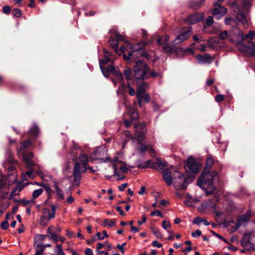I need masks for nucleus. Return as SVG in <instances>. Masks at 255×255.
I'll use <instances>...</instances> for the list:
<instances>
[{"label":"nucleus","instance_id":"15","mask_svg":"<svg viewBox=\"0 0 255 255\" xmlns=\"http://www.w3.org/2000/svg\"><path fill=\"white\" fill-rule=\"evenodd\" d=\"M235 30H237V34L235 35L236 38V42L240 41H243L245 39H249V41H250V40L253 39L255 35V32L253 30H250L248 34L244 36L243 32L240 31L238 28H235Z\"/></svg>","mask_w":255,"mask_h":255},{"label":"nucleus","instance_id":"28","mask_svg":"<svg viewBox=\"0 0 255 255\" xmlns=\"http://www.w3.org/2000/svg\"><path fill=\"white\" fill-rule=\"evenodd\" d=\"M214 164V159L211 155H208L207 159L204 169L209 170Z\"/></svg>","mask_w":255,"mask_h":255},{"label":"nucleus","instance_id":"33","mask_svg":"<svg viewBox=\"0 0 255 255\" xmlns=\"http://www.w3.org/2000/svg\"><path fill=\"white\" fill-rule=\"evenodd\" d=\"M6 178L5 176L0 174V190L6 187Z\"/></svg>","mask_w":255,"mask_h":255},{"label":"nucleus","instance_id":"42","mask_svg":"<svg viewBox=\"0 0 255 255\" xmlns=\"http://www.w3.org/2000/svg\"><path fill=\"white\" fill-rule=\"evenodd\" d=\"M104 225L110 227H112L115 225V222L114 220H105L104 221Z\"/></svg>","mask_w":255,"mask_h":255},{"label":"nucleus","instance_id":"60","mask_svg":"<svg viewBox=\"0 0 255 255\" xmlns=\"http://www.w3.org/2000/svg\"><path fill=\"white\" fill-rule=\"evenodd\" d=\"M153 246L155 247H157L158 248H160L162 247V244L161 243H158L157 241H154L152 242V243Z\"/></svg>","mask_w":255,"mask_h":255},{"label":"nucleus","instance_id":"9","mask_svg":"<svg viewBox=\"0 0 255 255\" xmlns=\"http://www.w3.org/2000/svg\"><path fill=\"white\" fill-rule=\"evenodd\" d=\"M185 168L188 172L197 173L199 172L200 165L193 157H189L186 161Z\"/></svg>","mask_w":255,"mask_h":255},{"label":"nucleus","instance_id":"30","mask_svg":"<svg viewBox=\"0 0 255 255\" xmlns=\"http://www.w3.org/2000/svg\"><path fill=\"white\" fill-rule=\"evenodd\" d=\"M34 167L32 168L29 169L30 170L27 171L25 173L22 174V177L23 180H27L26 179V176H28L29 178H33L35 176V174L34 173V170L33 169Z\"/></svg>","mask_w":255,"mask_h":255},{"label":"nucleus","instance_id":"8","mask_svg":"<svg viewBox=\"0 0 255 255\" xmlns=\"http://www.w3.org/2000/svg\"><path fill=\"white\" fill-rule=\"evenodd\" d=\"M147 87L148 84L143 82L137 88L136 95L140 107L141 102L147 103L149 101V96L145 92Z\"/></svg>","mask_w":255,"mask_h":255},{"label":"nucleus","instance_id":"21","mask_svg":"<svg viewBox=\"0 0 255 255\" xmlns=\"http://www.w3.org/2000/svg\"><path fill=\"white\" fill-rule=\"evenodd\" d=\"M196 59L200 64H210L213 61L214 58L211 57L209 54L206 53L204 55H197Z\"/></svg>","mask_w":255,"mask_h":255},{"label":"nucleus","instance_id":"16","mask_svg":"<svg viewBox=\"0 0 255 255\" xmlns=\"http://www.w3.org/2000/svg\"><path fill=\"white\" fill-rule=\"evenodd\" d=\"M157 42L165 51L169 52L172 51V48L170 45L169 37L168 35H165L159 38Z\"/></svg>","mask_w":255,"mask_h":255},{"label":"nucleus","instance_id":"34","mask_svg":"<svg viewBox=\"0 0 255 255\" xmlns=\"http://www.w3.org/2000/svg\"><path fill=\"white\" fill-rule=\"evenodd\" d=\"M54 188L55 189L56 195L58 196L59 198L61 200L64 199V197L62 190L60 189L58 186L56 184L54 185Z\"/></svg>","mask_w":255,"mask_h":255},{"label":"nucleus","instance_id":"46","mask_svg":"<svg viewBox=\"0 0 255 255\" xmlns=\"http://www.w3.org/2000/svg\"><path fill=\"white\" fill-rule=\"evenodd\" d=\"M150 216H159L161 218L163 217V215L161 213V212L159 210H155L154 211L151 212L150 214Z\"/></svg>","mask_w":255,"mask_h":255},{"label":"nucleus","instance_id":"39","mask_svg":"<svg viewBox=\"0 0 255 255\" xmlns=\"http://www.w3.org/2000/svg\"><path fill=\"white\" fill-rule=\"evenodd\" d=\"M124 75L128 81L131 80L132 74L131 69L127 68V69H125L124 70Z\"/></svg>","mask_w":255,"mask_h":255},{"label":"nucleus","instance_id":"10","mask_svg":"<svg viewBox=\"0 0 255 255\" xmlns=\"http://www.w3.org/2000/svg\"><path fill=\"white\" fill-rule=\"evenodd\" d=\"M103 52L104 54V59H100L99 64L103 74L105 76H106V70H107V68H105L103 66L108 62L113 61L114 60V56L111 53L109 52L105 48L103 49Z\"/></svg>","mask_w":255,"mask_h":255},{"label":"nucleus","instance_id":"38","mask_svg":"<svg viewBox=\"0 0 255 255\" xmlns=\"http://www.w3.org/2000/svg\"><path fill=\"white\" fill-rule=\"evenodd\" d=\"M50 219H48L47 217H45L44 215H42L39 219V224L42 225H47L50 221Z\"/></svg>","mask_w":255,"mask_h":255},{"label":"nucleus","instance_id":"52","mask_svg":"<svg viewBox=\"0 0 255 255\" xmlns=\"http://www.w3.org/2000/svg\"><path fill=\"white\" fill-rule=\"evenodd\" d=\"M162 226L163 229H166L167 228L171 227V224L169 222H166L165 220H163L162 222Z\"/></svg>","mask_w":255,"mask_h":255},{"label":"nucleus","instance_id":"48","mask_svg":"<svg viewBox=\"0 0 255 255\" xmlns=\"http://www.w3.org/2000/svg\"><path fill=\"white\" fill-rule=\"evenodd\" d=\"M127 87L128 88V94L131 96H134L135 93V90L132 87H131L130 86L129 83H128Z\"/></svg>","mask_w":255,"mask_h":255},{"label":"nucleus","instance_id":"35","mask_svg":"<svg viewBox=\"0 0 255 255\" xmlns=\"http://www.w3.org/2000/svg\"><path fill=\"white\" fill-rule=\"evenodd\" d=\"M220 29V26L219 25H215L213 29L210 31L205 26L204 27V31L206 33H217Z\"/></svg>","mask_w":255,"mask_h":255},{"label":"nucleus","instance_id":"27","mask_svg":"<svg viewBox=\"0 0 255 255\" xmlns=\"http://www.w3.org/2000/svg\"><path fill=\"white\" fill-rule=\"evenodd\" d=\"M138 151L143 154L145 151L149 150L151 152L154 153V150L152 147L148 144H141L139 147L137 148Z\"/></svg>","mask_w":255,"mask_h":255},{"label":"nucleus","instance_id":"50","mask_svg":"<svg viewBox=\"0 0 255 255\" xmlns=\"http://www.w3.org/2000/svg\"><path fill=\"white\" fill-rule=\"evenodd\" d=\"M14 201L16 202H21L25 206L27 205L28 204H29L31 202H34V201H33V200L32 199L31 200H22L21 201H20V200L19 201L14 200Z\"/></svg>","mask_w":255,"mask_h":255},{"label":"nucleus","instance_id":"63","mask_svg":"<svg viewBox=\"0 0 255 255\" xmlns=\"http://www.w3.org/2000/svg\"><path fill=\"white\" fill-rule=\"evenodd\" d=\"M146 221V218L145 216H143L142 218H141V221H137V223L138 224V225L139 226H141L143 223H145Z\"/></svg>","mask_w":255,"mask_h":255},{"label":"nucleus","instance_id":"54","mask_svg":"<svg viewBox=\"0 0 255 255\" xmlns=\"http://www.w3.org/2000/svg\"><path fill=\"white\" fill-rule=\"evenodd\" d=\"M8 226V223L6 221L2 222L0 224L1 228L3 230H6Z\"/></svg>","mask_w":255,"mask_h":255},{"label":"nucleus","instance_id":"40","mask_svg":"<svg viewBox=\"0 0 255 255\" xmlns=\"http://www.w3.org/2000/svg\"><path fill=\"white\" fill-rule=\"evenodd\" d=\"M152 233H153V235L157 238L161 239L162 238V235L161 233L160 232V231L158 229L153 228V229H152Z\"/></svg>","mask_w":255,"mask_h":255},{"label":"nucleus","instance_id":"24","mask_svg":"<svg viewBox=\"0 0 255 255\" xmlns=\"http://www.w3.org/2000/svg\"><path fill=\"white\" fill-rule=\"evenodd\" d=\"M104 152V149L103 148H98L93 151V155L95 157H93V159L100 160L101 161L106 162L110 160V157H107L105 159L100 157L102 155V153Z\"/></svg>","mask_w":255,"mask_h":255},{"label":"nucleus","instance_id":"36","mask_svg":"<svg viewBox=\"0 0 255 255\" xmlns=\"http://www.w3.org/2000/svg\"><path fill=\"white\" fill-rule=\"evenodd\" d=\"M43 192V190L42 188H39L38 189H36L33 191L32 193V199L34 200L37 197H38L40 195L42 194Z\"/></svg>","mask_w":255,"mask_h":255},{"label":"nucleus","instance_id":"43","mask_svg":"<svg viewBox=\"0 0 255 255\" xmlns=\"http://www.w3.org/2000/svg\"><path fill=\"white\" fill-rule=\"evenodd\" d=\"M39 131V129L37 126H34L32 128L30 129V133L34 135H37Z\"/></svg>","mask_w":255,"mask_h":255},{"label":"nucleus","instance_id":"53","mask_svg":"<svg viewBox=\"0 0 255 255\" xmlns=\"http://www.w3.org/2000/svg\"><path fill=\"white\" fill-rule=\"evenodd\" d=\"M218 39L216 38H211L209 40V44H210V46L214 47H215V45L213 44L214 42L215 43H218Z\"/></svg>","mask_w":255,"mask_h":255},{"label":"nucleus","instance_id":"6","mask_svg":"<svg viewBox=\"0 0 255 255\" xmlns=\"http://www.w3.org/2000/svg\"><path fill=\"white\" fill-rule=\"evenodd\" d=\"M252 0H243V4L238 7L236 6H233L234 12L236 14V17L238 20L241 21L245 28H247L249 25L247 13L251 6Z\"/></svg>","mask_w":255,"mask_h":255},{"label":"nucleus","instance_id":"22","mask_svg":"<svg viewBox=\"0 0 255 255\" xmlns=\"http://www.w3.org/2000/svg\"><path fill=\"white\" fill-rule=\"evenodd\" d=\"M227 11V8L219 5L217 8H214L212 11V14L218 19L222 17Z\"/></svg>","mask_w":255,"mask_h":255},{"label":"nucleus","instance_id":"41","mask_svg":"<svg viewBox=\"0 0 255 255\" xmlns=\"http://www.w3.org/2000/svg\"><path fill=\"white\" fill-rule=\"evenodd\" d=\"M49 239L52 240L55 243H56L59 241V236L55 233H51L49 236H48Z\"/></svg>","mask_w":255,"mask_h":255},{"label":"nucleus","instance_id":"23","mask_svg":"<svg viewBox=\"0 0 255 255\" xmlns=\"http://www.w3.org/2000/svg\"><path fill=\"white\" fill-rule=\"evenodd\" d=\"M24 187V185L22 182H18L10 192L9 199H12L14 196L18 195Z\"/></svg>","mask_w":255,"mask_h":255},{"label":"nucleus","instance_id":"37","mask_svg":"<svg viewBox=\"0 0 255 255\" xmlns=\"http://www.w3.org/2000/svg\"><path fill=\"white\" fill-rule=\"evenodd\" d=\"M249 43H252V46L248 47V52L251 56H255V42L249 41Z\"/></svg>","mask_w":255,"mask_h":255},{"label":"nucleus","instance_id":"57","mask_svg":"<svg viewBox=\"0 0 255 255\" xmlns=\"http://www.w3.org/2000/svg\"><path fill=\"white\" fill-rule=\"evenodd\" d=\"M197 48L201 51L204 52L206 50V45L204 44L199 45Z\"/></svg>","mask_w":255,"mask_h":255},{"label":"nucleus","instance_id":"56","mask_svg":"<svg viewBox=\"0 0 255 255\" xmlns=\"http://www.w3.org/2000/svg\"><path fill=\"white\" fill-rule=\"evenodd\" d=\"M201 235V232L200 230H197L192 233V236L194 238L199 237Z\"/></svg>","mask_w":255,"mask_h":255},{"label":"nucleus","instance_id":"31","mask_svg":"<svg viewBox=\"0 0 255 255\" xmlns=\"http://www.w3.org/2000/svg\"><path fill=\"white\" fill-rule=\"evenodd\" d=\"M54 255H65L61 245H57L54 249Z\"/></svg>","mask_w":255,"mask_h":255},{"label":"nucleus","instance_id":"64","mask_svg":"<svg viewBox=\"0 0 255 255\" xmlns=\"http://www.w3.org/2000/svg\"><path fill=\"white\" fill-rule=\"evenodd\" d=\"M85 254L86 255H92L93 251L91 249L87 248L86 249V250L85 251Z\"/></svg>","mask_w":255,"mask_h":255},{"label":"nucleus","instance_id":"7","mask_svg":"<svg viewBox=\"0 0 255 255\" xmlns=\"http://www.w3.org/2000/svg\"><path fill=\"white\" fill-rule=\"evenodd\" d=\"M172 176V183L176 190H184L186 189L188 183L182 173L178 171H174Z\"/></svg>","mask_w":255,"mask_h":255},{"label":"nucleus","instance_id":"55","mask_svg":"<svg viewBox=\"0 0 255 255\" xmlns=\"http://www.w3.org/2000/svg\"><path fill=\"white\" fill-rule=\"evenodd\" d=\"M204 221V219L200 218V217H196L195 218L194 221H193V223L195 224H197V225H199L201 223H202V222Z\"/></svg>","mask_w":255,"mask_h":255},{"label":"nucleus","instance_id":"59","mask_svg":"<svg viewBox=\"0 0 255 255\" xmlns=\"http://www.w3.org/2000/svg\"><path fill=\"white\" fill-rule=\"evenodd\" d=\"M6 154L9 157V158L7 159V161L10 163L13 162L14 161L12 158V154L11 152L10 151H8L7 152Z\"/></svg>","mask_w":255,"mask_h":255},{"label":"nucleus","instance_id":"11","mask_svg":"<svg viewBox=\"0 0 255 255\" xmlns=\"http://www.w3.org/2000/svg\"><path fill=\"white\" fill-rule=\"evenodd\" d=\"M242 242L245 246L249 247L255 250V234L254 233L250 232L245 234Z\"/></svg>","mask_w":255,"mask_h":255},{"label":"nucleus","instance_id":"18","mask_svg":"<svg viewBox=\"0 0 255 255\" xmlns=\"http://www.w3.org/2000/svg\"><path fill=\"white\" fill-rule=\"evenodd\" d=\"M204 16L203 13H195L189 15L187 18L186 21L188 23L193 24L202 21L204 18Z\"/></svg>","mask_w":255,"mask_h":255},{"label":"nucleus","instance_id":"19","mask_svg":"<svg viewBox=\"0 0 255 255\" xmlns=\"http://www.w3.org/2000/svg\"><path fill=\"white\" fill-rule=\"evenodd\" d=\"M146 134V129L144 127H141L140 129L137 128L136 129L134 138L138 143L141 142L145 138Z\"/></svg>","mask_w":255,"mask_h":255},{"label":"nucleus","instance_id":"44","mask_svg":"<svg viewBox=\"0 0 255 255\" xmlns=\"http://www.w3.org/2000/svg\"><path fill=\"white\" fill-rule=\"evenodd\" d=\"M213 23V17L211 16H208L206 20L205 25L204 26V27L205 26L207 28V27H208V26L211 25V24Z\"/></svg>","mask_w":255,"mask_h":255},{"label":"nucleus","instance_id":"32","mask_svg":"<svg viewBox=\"0 0 255 255\" xmlns=\"http://www.w3.org/2000/svg\"><path fill=\"white\" fill-rule=\"evenodd\" d=\"M42 214L45 217H47L48 219H53L54 218L55 216L54 215L53 213H52L51 211L47 208H44L42 210Z\"/></svg>","mask_w":255,"mask_h":255},{"label":"nucleus","instance_id":"3","mask_svg":"<svg viewBox=\"0 0 255 255\" xmlns=\"http://www.w3.org/2000/svg\"><path fill=\"white\" fill-rule=\"evenodd\" d=\"M75 150H77L76 153H79V155L75 162L73 175L74 182L78 184L81 178V173H85L88 169L89 156L79 146L74 145L72 152Z\"/></svg>","mask_w":255,"mask_h":255},{"label":"nucleus","instance_id":"4","mask_svg":"<svg viewBox=\"0 0 255 255\" xmlns=\"http://www.w3.org/2000/svg\"><path fill=\"white\" fill-rule=\"evenodd\" d=\"M204 169L198 180V185L202 189L208 190L207 194H212L215 188L213 184V180L218 179V173L215 171H208Z\"/></svg>","mask_w":255,"mask_h":255},{"label":"nucleus","instance_id":"58","mask_svg":"<svg viewBox=\"0 0 255 255\" xmlns=\"http://www.w3.org/2000/svg\"><path fill=\"white\" fill-rule=\"evenodd\" d=\"M2 11L5 14H8L10 11V7L8 6H4L2 8Z\"/></svg>","mask_w":255,"mask_h":255},{"label":"nucleus","instance_id":"49","mask_svg":"<svg viewBox=\"0 0 255 255\" xmlns=\"http://www.w3.org/2000/svg\"><path fill=\"white\" fill-rule=\"evenodd\" d=\"M224 99L225 97L222 94H218L215 97V100L217 102H222Z\"/></svg>","mask_w":255,"mask_h":255},{"label":"nucleus","instance_id":"62","mask_svg":"<svg viewBox=\"0 0 255 255\" xmlns=\"http://www.w3.org/2000/svg\"><path fill=\"white\" fill-rule=\"evenodd\" d=\"M128 186L127 183H124L121 184L120 186H119V189L120 191H123L125 190L126 187Z\"/></svg>","mask_w":255,"mask_h":255},{"label":"nucleus","instance_id":"14","mask_svg":"<svg viewBox=\"0 0 255 255\" xmlns=\"http://www.w3.org/2000/svg\"><path fill=\"white\" fill-rule=\"evenodd\" d=\"M192 30L190 27L184 29L172 42L173 44H178L188 39L192 34Z\"/></svg>","mask_w":255,"mask_h":255},{"label":"nucleus","instance_id":"26","mask_svg":"<svg viewBox=\"0 0 255 255\" xmlns=\"http://www.w3.org/2000/svg\"><path fill=\"white\" fill-rule=\"evenodd\" d=\"M163 178L168 186L172 184L173 177H172L170 171L168 170L164 171L163 172Z\"/></svg>","mask_w":255,"mask_h":255},{"label":"nucleus","instance_id":"47","mask_svg":"<svg viewBox=\"0 0 255 255\" xmlns=\"http://www.w3.org/2000/svg\"><path fill=\"white\" fill-rule=\"evenodd\" d=\"M30 144H31V141L30 140H26V141L23 142L22 143H21L20 148L21 149L26 148L28 146H29L30 145Z\"/></svg>","mask_w":255,"mask_h":255},{"label":"nucleus","instance_id":"51","mask_svg":"<svg viewBox=\"0 0 255 255\" xmlns=\"http://www.w3.org/2000/svg\"><path fill=\"white\" fill-rule=\"evenodd\" d=\"M205 0H200V2H197L195 4H191V6L194 9H197L198 7H199L202 3L205 1Z\"/></svg>","mask_w":255,"mask_h":255},{"label":"nucleus","instance_id":"61","mask_svg":"<svg viewBox=\"0 0 255 255\" xmlns=\"http://www.w3.org/2000/svg\"><path fill=\"white\" fill-rule=\"evenodd\" d=\"M44 251V249H36V253L34 255H42Z\"/></svg>","mask_w":255,"mask_h":255},{"label":"nucleus","instance_id":"13","mask_svg":"<svg viewBox=\"0 0 255 255\" xmlns=\"http://www.w3.org/2000/svg\"><path fill=\"white\" fill-rule=\"evenodd\" d=\"M253 215H254V213L251 211H248L245 214L242 215L238 218L237 223L234 228L233 231L238 230L242 226H246L248 222L249 218Z\"/></svg>","mask_w":255,"mask_h":255},{"label":"nucleus","instance_id":"2","mask_svg":"<svg viewBox=\"0 0 255 255\" xmlns=\"http://www.w3.org/2000/svg\"><path fill=\"white\" fill-rule=\"evenodd\" d=\"M141 50L142 49H140V51L143 54L139 55H137L136 56H134L133 59H128L135 62V65L133 68V73L135 78L137 80H143L148 78L150 77H155L157 76V74L154 72L151 71L145 62L142 60L135 62V59L140 56L144 57L148 60L150 59V56L148 54L144 53L141 51Z\"/></svg>","mask_w":255,"mask_h":255},{"label":"nucleus","instance_id":"25","mask_svg":"<svg viewBox=\"0 0 255 255\" xmlns=\"http://www.w3.org/2000/svg\"><path fill=\"white\" fill-rule=\"evenodd\" d=\"M127 110L132 120L138 119V114L136 109L134 108L128 107L127 108Z\"/></svg>","mask_w":255,"mask_h":255},{"label":"nucleus","instance_id":"20","mask_svg":"<svg viewBox=\"0 0 255 255\" xmlns=\"http://www.w3.org/2000/svg\"><path fill=\"white\" fill-rule=\"evenodd\" d=\"M234 31L231 32L229 35H228V32L227 31H224L221 33L219 35V37L222 39H224L226 38H228V39L232 42L236 43V38L235 35L237 34V30L234 29Z\"/></svg>","mask_w":255,"mask_h":255},{"label":"nucleus","instance_id":"1","mask_svg":"<svg viewBox=\"0 0 255 255\" xmlns=\"http://www.w3.org/2000/svg\"><path fill=\"white\" fill-rule=\"evenodd\" d=\"M110 39L109 43L113 47L115 52L119 55L127 52L128 55L126 54L123 55L124 59L126 60H128L129 59H133L134 56L137 55H141L143 54L140 51L141 49H142L144 46L143 43H135L131 44L128 42L126 43L124 46H121L118 49V44L117 40L123 41L124 40V37L119 33L116 30L112 29L110 31Z\"/></svg>","mask_w":255,"mask_h":255},{"label":"nucleus","instance_id":"5","mask_svg":"<svg viewBox=\"0 0 255 255\" xmlns=\"http://www.w3.org/2000/svg\"><path fill=\"white\" fill-rule=\"evenodd\" d=\"M109 161L112 164L114 169V175L118 180L123 179L125 177L124 174L128 170V168L124 161V153L120 151L117 153L113 159H110Z\"/></svg>","mask_w":255,"mask_h":255},{"label":"nucleus","instance_id":"45","mask_svg":"<svg viewBox=\"0 0 255 255\" xmlns=\"http://www.w3.org/2000/svg\"><path fill=\"white\" fill-rule=\"evenodd\" d=\"M12 14L16 17H19L21 15V11L18 8H14L12 11Z\"/></svg>","mask_w":255,"mask_h":255},{"label":"nucleus","instance_id":"29","mask_svg":"<svg viewBox=\"0 0 255 255\" xmlns=\"http://www.w3.org/2000/svg\"><path fill=\"white\" fill-rule=\"evenodd\" d=\"M124 135L126 137V139L125 140L124 142L123 143L122 148H124L126 147V145L127 142L130 139L132 138V135L131 133L129 130H126L124 132Z\"/></svg>","mask_w":255,"mask_h":255},{"label":"nucleus","instance_id":"17","mask_svg":"<svg viewBox=\"0 0 255 255\" xmlns=\"http://www.w3.org/2000/svg\"><path fill=\"white\" fill-rule=\"evenodd\" d=\"M33 154L31 152H26L23 154V159L25 162V167L28 169H31L33 167L38 166L32 161Z\"/></svg>","mask_w":255,"mask_h":255},{"label":"nucleus","instance_id":"12","mask_svg":"<svg viewBox=\"0 0 255 255\" xmlns=\"http://www.w3.org/2000/svg\"><path fill=\"white\" fill-rule=\"evenodd\" d=\"M106 76L111 73L115 77V79H113V82L115 86H116L117 82H121L122 80L123 79V76L121 72L117 71L116 67L113 66H110L107 68V70H106Z\"/></svg>","mask_w":255,"mask_h":255}]
</instances>
